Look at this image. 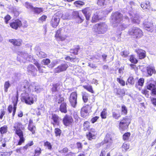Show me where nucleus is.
Instances as JSON below:
<instances>
[{
	"instance_id": "obj_1",
	"label": "nucleus",
	"mask_w": 156,
	"mask_h": 156,
	"mask_svg": "<svg viewBox=\"0 0 156 156\" xmlns=\"http://www.w3.org/2000/svg\"><path fill=\"white\" fill-rule=\"evenodd\" d=\"M23 86H22L25 89V93L22 95L21 99L23 102H24L26 104L31 105L37 100V96L34 94H29L28 93L31 91L32 86H28V82L25 81L24 83Z\"/></svg>"
},
{
	"instance_id": "obj_2",
	"label": "nucleus",
	"mask_w": 156,
	"mask_h": 156,
	"mask_svg": "<svg viewBox=\"0 0 156 156\" xmlns=\"http://www.w3.org/2000/svg\"><path fill=\"white\" fill-rule=\"evenodd\" d=\"M111 22L113 26H118L120 25L122 20V14L118 12H115L112 13L111 16Z\"/></svg>"
},
{
	"instance_id": "obj_3",
	"label": "nucleus",
	"mask_w": 156,
	"mask_h": 156,
	"mask_svg": "<svg viewBox=\"0 0 156 156\" xmlns=\"http://www.w3.org/2000/svg\"><path fill=\"white\" fill-rule=\"evenodd\" d=\"M108 27L105 23H100L96 24L94 27V31L98 34H104L106 33L108 30Z\"/></svg>"
},
{
	"instance_id": "obj_4",
	"label": "nucleus",
	"mask_w": 156,
	"mask_h": 156,
	"mask_svg": "<svg viewBox=\"0 0 156 156\" xmlns=\"http://www.w3.org/2000/svg\"><path fill=\"white\" fill-rule=\"evenodd\" d=\"M130 119L128 117L123 118L121 120L119 124V128L121 131H124L127 129L130 123Z\"/></svg>"
},
{
	"instance_id": "obj_5",
	"label": "nucleus",
	"mask_w": 156,
	"mask_h": 156,
	"mask_svg": "<svg viewBox=\"0 0 156 156\" xmlns=\"http://www.w3.org/2000/svg\"><path fill=\"white\" fill-rule=\"evenodd\" d=\"M129 34L134 36L136 38L141 37L143 36L142 31L139 28L133 27L129 30Z\"/></svg>"
},
{
	"instance_id": "obj_6",
	"label": "nucleus",
	"mask_w": 156,
	"mask_h": 156,
	"mask_svg": "<svg viewBox=\"0 0 156 156\" xmlns=\"http://www.w3.org/2000/svg\"><path fill=\"white\" fill-rule=\"evenodd\" d=\"M72 14L73 19L75 20L78 23H82L84 20V18L82 15L80 14L78 11H73Z\"/></svg>"
},
{
	"instance_id": "obj_7",
	"label": "nucleus",
	"mask_w": 156,
	"mask_h": 156,
	"mask_svg": "<svg viewBox=\"0 0 156 156\" xmlns=\"http://www.w3.org/2000/svg\"><path fill=\"white\" fill-rule=\"evenodd\" d=\"M94 9V8L93 7H88L81 10V12L85 16L87 20H89L92 11Z\"/></svg>"
},
{
	"instance_id": "obj_8",
	"label": "nucleus",
	"mask_w": 156,
	"mask_h": 156,
	"mask_svg": "<svg viewBox=\"0 0 156 156\" xmlns=\"http://www.w3.org/2000/svg\"><path fill=\"white\" fill-rule=\"evenodd\" d=\"M144 28L146 30L152 32L153 31L154 27L153 23L151 21H149L148 20H146L143 23Z\"/></svg>"
},
{
	"instance_id": "obj_9",
	"label": "nucleus",
	"mask_w": 156,
	"mask_h": 156,
	"mask_svg": "<svg viewBox=\"0 0 156 156\" xmlns=\"http://www.w3.org/2000/svg\"><path fill=\"white\" fill-rule=\"evenodd\" d=\"M26 68L28 74L34 76L37 74V70L33 65L30 64Z\"/></svg>"
},
{
	"instance_id": "obj_10",
	"label": "nucleus",
	"mask_w": 156,
	"mask_h": 156,
	"mask_svg": "<svg viewBox=\"0 0 156 156\" xmlns=\"http://www.w3.org/2000/svg\"><path fill=\"white\" fill-rule=\"evenodd\" d=\"M68 65L66 63H63L58 66L54 69L55 73H59L66 70L68 67Z\"/></svg>"
},
{
	"instance_id": "obj_11",
	"label": "nucleus",
	"mask_w": 156,
	"mask_h": 156,
	"mask_svg": "<svg viewBox=\"0 0 156 156\" xmlns=\"http://www.w3.org/2000/svg\"><path fill=\"white\" fill-rule=\"evenodd\" d=\"M77 94L75 92H73L69 97V101L72 106L75 107L76 104Z\"/></svg>"
},
{
	"instance_id": "obj_12",
	"label": "nucleus",
	"mask_w": 156,
	"mask_h": 156,
	"mask_svg": "<svg viewBox=\"0 0 156 156\" xmlns=\"http://www.w3.org/2000/svg\"><path fill=\"white\" fill-rule=\"evenodd\" d=\"M15 133L19 136L20 138L18 144L21 145L22 143L24 142L25 140L23 136V132L21 129L16 130L15 131Z\"/></svg>"
},
{
	"instance_id": "obj_13",
	"label": "nucleus",
	"mask_w": 156,
	"mask_h": 156,
	"mask_svg": "<svg viewBox=\"0 0 156 156\" xmlns=\"http://www.w3.org/2000/svg\"><path fill=\"white\" fill-rule=\"evenodd\" d=\"M60 18L57 16H56V13L52 18L51 21V24L54 27H56L58 25L59 22Z\"/></svg>"
},
{
	"instance_id": "obj_14",
	"label": "nucleus",
	"mask_w": 156,
	"mask_h": 156,
	"mask_svg": "<svg viewBox=\"0 0 156 156\" xmlns=\"http://www.w3.org/2000/svg\"><path fill=\"white\" fill-rule=\"evenodd\" d=\"M105 142L107 144L106 148H108L112 145V139L111 135L109 133H107L105 138Z\"/></svg>"
},
{
	"instance_id": "obj_15",
	"label": "nucleus",
	"mask_w": 156,
	"mask_h": 156,
	"mask_svg": "<svg viewBox=\"0 0 156 156\" xmlns=\"http://www.w3.org/2000/svg\"><path fill=\"white\" fill-rule=\"evenodd\" d=\"M96 133L94 129H91L88 133H87L86 136L87 139L90 140L95 139L96 137L95 135Z\"/></svg>"
},
{
	"instance_id": "obj_16",
	"label": "nucleus",
	"mask_w": 156,
	"mask_h": 156,
	"mask_svg": "<svg viewBox=\"0 0 156 156\" xmlns=\"http://www.w3.org/2000/svg\"><path fill=\"white\" fill-rule=\"evenodd\" d=\"M56 16H58L60 18H62L63 20H69L70 19V17L68 13L63 14L61 11H59L56 13Z\"/></svg>"
},
{
	"instance_id": "obj_17",
	"label": "nucleus",
	"mask_w": 156,
	"mask_h": 156,
	"mask_svg": "<svg viewBox=\"0 0 156 156\" xmlns=\"http://www.w3.org/2000/svg\"><path fill=\"white\" fill-rule=\"evenodd\" d=\"M21 25V22L19 20H16L10 24V26L11 27L15 29H17L18 27H20Z\"/></svg>"
},
{
	"instance_id": "obj_18",
	"label": "nucleus",
	"mask_w": 156,
	"mask_h": 156,
	"mask_svg": "<svg viewBox=\"0 0 156 156\" xmlns=\"http://www.w3.org/2000/svg\"><path fill=\"white\" fill-rule=\"evenodd\" d=\"M135 51L137 53L139 59H143L146 57V52L144 50L141 49H136Z\"/></svg>"
},
{
	"instance_id": "obj_19",
	"label": "nucleus",
	"mask_w": 156,
	"mask_h": 156,
	"mask_svg": "<svg viewBox=\"0 0 156 156\" xmlns=\"http://www.w3.org/2000/svg\"><path fill=\"white\" fill-rule=\"evenodd\" d=\"M73 121V119L71 116L66 115L63 119V122L64 124L68 126Z\"/></svg>"
},
{
	"instance_id": "obj_20",
	"label": "nucleus",
	"mask_w": 156,
	"mask_h": 156,
	"mask_svg": "<svg viewBox=\"0 0 156 156\" xmlns=\"http://www.w3.org/2000/svg\"><path fill=\"white\" fill-rule=\"evenodd\" d=\"M51 119L53 121V122H52L51 123L54 126L55 125H59V118L57 115L55 114H53Z\"/></svg>"
},
{
	"instance_id": "obj_21",
	"label": "nucleus",
	"mask_w": 156,
	"mask_h": 156,
	"mask_svg": "<svg viewBox=\"0 0 156 156\" xmlns=\"http://www.w3.org/2000/svg\"><path fill=\"white\" fill-rule=\"evenodd\" d=\"M60 87V85L57 83L53 85V87L52 88V91L53 93H55L56 94H59Z\"/></svg>"
},
{
	"instance_id": "obj_22",
	"label": "nucleus",
	"mask_w": 156,
	"mask_h": 156,
	"mask_svg": "<svg viewBox=\"0 0 156 156\" xmlns=\"http://www.w3.org/2000/svg\"><path fill=\"white\" fill-rule=\"evenodd\" d=\"M88 106H86L82 108L81 109V116L83 118L85 117L88 113Z\"/></svg>"
},
{
	"instance_id": "obj_23",
	"label": "nucleus",
	"mask_w": 156,
	"mask_h": 156,
	"mask_svg": "<svg viewBox=\"0 0 156 156\" xmlns=\"http://www.w3.org/2000/svg\"><path fill=\"white\" fill-rule=\"evenodd\" d=\"M9 41L14 45L16 46H20L21 45L22 41L21 39H10Z\"/></svg>"
},
{
	"instance_id": "obj_24",
	"label": "nucleus",
	"mask_w": 156,
	"mask_h": 156,
	"mask_svg": "<svg viewBox=\"0 0 156 156\" xmlns=\"http://www.w3.org/2000/svg\"><path fill=\"white\" fill-rule=\"evenodd\" d=\"M147 72L148 74L151 76L153 73H155L156 71L154 67L151 66H148L147 68Z\"/></svg>"
},
{
	"instance_id": "obj_25",
	"label": "nucleus",
	"mask_w": 156,
	"mask_h": 156,
	"mask_svg": "<svg viewBox=\"0 0 156 156\" xmlns=\"http://www.w3.org/2000/svg\"><path fill=\"white\" fill-rule=\"evenodd\" d=\"M59 110L62 112L66 113L67 112L66 104L64 102L61 104L59 107Z\"/></svg>"
},
{
	"instance_id": "obj_26",
	"label": "nucleus",
	"mask_w": 156,
	"mask_h": 156,
	"mask_svg": "<svg viewBox=\"0 0 156 156\" xmlns=\"http://www.w3.org/2000/svg\"><path fill=\"white\" fill-rule=\"evenodd\" d=\"M121 116V113L118 110H116L112 112V117L115 119H119Z\"/></svg>"
},
{
	"instance_id": "obj_27",
	"label": "nucleus",
	"mask_w": 156,
	"mask_h": 156,
	"mask_svg": "<svg viewBox=\"0 0 156 156\" xmlns=\"http://www.w3.org/2000/svg\"><path fill=\"white\" fill-rule=\"evenodd\" d=\"M150 2L147 1L146 2H143L141 4V7L144 10L149 9L150 8Z\"/></svg>"
},
{
	"instance_id": "obj_28",
	"label": "nucleus",
	"mask_w": 156,
	"mask_h": 156,
	"mask_svg": "<svg viewBox=\"0 0 156 156\" xmlns=\"http://www.w3.org/2000/svg\"><path fill=\"white\" fill-rule=\"evenodd\" d=\"M22 124L21 123L18 122H16L13 126V128H14V130L16 131V130L23 129V128H22Z\"/></svg>"
},
{
	"instance_id": "obj_29",
	"label": "nucleus",
	"mask_w": 156,
	"mask_h": 156,
	"mask_svg": "<svg viewBox=\"0 0 156 156\" xmlns=\"http://www.w3.org/2000/svg\"><path fill=\"white\" fill-rule=\"evenodd\" d=\"M140 17L138 14H134V17L132 20V22L134 23L139 24L140 23Z\"/></svg>"
},
{
	"instance_id": "obj_30",
	"label": "nucleus",
	"mask_w": 156,
	"mask_h": 156,
	"mask_svg": "<svg viewBox=\"0 0 156 156\" xmlns=\"http://www.w3.org/2000/svg\"><path fill=\"white\" fill-rule=\"evenodd\" d=\"M32 86L31 89V90H32L33 91L36 92L37 93L39 92L42 89L40 88L39 86H35L34 87L33 85H28V86Z\"/></svg>"
},
{
	"instance_id": "obj_31",
	"label": "nucleus",
	"mask_w": 156,
	"mask_h": 156,
	"mask_svg": "<svg viewBox=\"0 0 156 156\" xmlns=\"http://www.w3.org/2000/svg\"><path fill=\"white\" fill-rule=\"evenodd\" d=\"M57 101L58 104L62 103L64 100V98L62 96L61 94H58V96H56Z\"/></svg>"
},
{
	"instance_id": "obj_32",
	"label": "nucleus",
	"mask_w": 156,
	"mask_h": 156,
	"mask_svg": "<svg viewBox=\"0 0 156 156\" xmlns=\"http://www.w3.org/2000/svg\"><path fill=\"white\" fill-rule=\"evenodd\" d=\"M99 20V17L97 13H94L92 17L91 21L92 23L96 22Z\"/></svg>"
},
{
	"instance_id": "obj_33",
	"label": "nucleus",
	"mask_w": 156,
	"mask_h": 156,
	"mask_svg": "<svg viewBox=\"0 0 156 156\" xmlns=\"http://www.w3.org/2000/svg\"><path fill=\"white\" fill-rule=\"evenodd\" d=\"M7 127L6 125H4L0 128V133L2 134L7 133Z\"/></svg>"
},
{
	"instance_id": "obj_34",
	"label": "nucleus",
	"mask_w": 156,
	"mask_h": 156,
	"mask_svg": "<svg viewBox=\"0 0 156 156\" xmlns=\"http://www.w3.org/2000/svg\"><path fill=\"white\" fill-rule=\"evenodd\" d=\"M74 4L77 7L82 6L85 4L84 3L80 1H77L74 2Z\"/></svg>"
},
{
	"instance_id": "obj_35",
	"label": "nucleus",
	"mask_w": 156,
	"mask_h": 156,
	"mask_svg": "<svg viewBox=\"0 0 156 156\" xmlns=\"http://www.w3.org/2000/svg\"><path fill=\"white\" fill-rule=\"evenodd\" d=\"M11 85L9 81H7L5 82L4 84V91L5 92H7L8 91V88Z\"/></svg>"
},
{
	"instance_id": "obj_36",
	"label": "nucleus",
	"mask_w": 156,
	"mask_h": 156,
	"mask_svg": "<svg viewBox=\"0 0 156 156\" xmlns=\"http://www.w3.org/2000/svg\"><path fill=\"white\" fill-rule=\"evenodd\" d=\"M28 129L33 134L35 133V126L33 125L30 122L28 126Z\"/></svg>"
},
{
	"instance_id": "obj_37",
	"label": "nucleus",
	"mask_w": 156,
	"mask_h": 156,
	"mask_svg": "<svg viewBox=\"0 0 156 156\" xmlns=\"http://www.w3.org/2000/svg\"><path fill=\"white\" fill-rule=\"evenodd\" d=\"M83 87L84 88L86 89L88 91L91 92L92 93H94V92L93 90L92 87L91 85L83 86Z\"/></svg>"
},
{
	"instance_id": "obj_38",
	"label": "nucleus",
	"mask_w": 156,
	"mask_h": 156,
	"mask_svg": "<svg viewBox=\"0 0 156 156\" xmlns=\"http://www.w3.org/2000/svg\"><path fill=\"white\" fill-rule=\"evenodd\" d=\"M107 110L105 108H104L101 113V116L102 119H105L106 118L107 114Z\"/></svg>"
},
{
	"instance_id": "obj_39",
	"label": "nucleus",
	"mask_w": 156,
	"mask_h": 156,
	"mask_svg": "<svg viewBox=\"0 0 156 156\" xmlns=\"http://www.w3.org/2000/svg\"><path fill=\"white\" fill-rule=\"evenodd\" d=\"M144 82V80L143 78H140L138 80L137 84H136L135 87H138V85L142 86Z\"/></svg>"
},
{
	"instance_id": "obj_40",
	"label": "nucleus",
	"mask_w": 156,
	"mask_h": 156,
	"mask_svg": "<svg viewBox=\"0 0 156 156\" xmlns=\"http://www.w3.org/2000/svg\"><path fill=\"white\" fill-rule=\"evenodd\" d=\"M41 149L37 147L35 150V154L34 156H39L41 153Z\"/></svg>"
},
{
	"instance_id": "obj_41",
	"label": "nucleus",
	"mask_w": 156,
	"mask_h": 156,
	"mask_svg": "<svg viewBox=\"0 0 156 156\" xmlns=\"http://www.w3.org/2000/svg\"><path fill=\"white\" fill-rule=\"evenodd\" d=\"M33 11L36 13L39 14L42 12L43 10L41 8H34L33 9Z\"/></svg>"
},
{
	"instance_id": "obj_42",
	"label": "nucleus",
	"mask_w": 156,
	"mask_h": 156,
	"mask_svg": "<svg viewBox=\"0 0 156 156\" xmlns=\"http://www.w3.org/2000/svg\"><path fill=\"white\" fill-rule=\"evenodd\" d=\"M18 54L26 60L28 56V54L25 52H18Z\"/></svg>"
},
{
	"instance_id": "obj_43",
	"label": "nucleus",
	"mask_w": 156,
	"mask_h": 156,
	"mask_svg": "<svg viewBox=\"0 0 156 156\" xmlns=\"http://www.w3.org/2000/svg\"><path fill=\"white\" fill-rule=\"evenodd\" d=\"M64 31V30L63 28H60L58 30L56 33L55 37H56L58 36H60V35H62V33Z\"/></svg>"
},
{
	"instance_id": "obj_44",
	"label": "nucleus",
	"mask_w": 156,
	"mask_h": 156,
	"mask_svg": "<svg viewBox=\"0 0 156 156\" xmlns=\"http://www.w3.org/2000/svg\"><path fill=\"white\" fill-rule=\"evenodd\" d=\"M83 129L84 131L88 130L89 128V123L88 121L85 122L83 124Z\"/></svg>"
},
{
	"instance_id": "obj_45",
	"label": "nucleus",
	"mask_w": 156,
	"mask_h": 156,
	"mask_svg": "<svg viewBox=\"0 0 156 156\" xmlns=\"http://www.w3.org/2000/svg\"><path fill=\"white\" fill-rule=\"evenodd\" d=\"M129 61L133 63H136L137 62V60L133 55H131L129 58Z\"/></svg>"
},
{
	"instance_id": "obj_46",
	"label": "nucleus",
	"mask_w": 156,
	"mask_h": 156,
	"mask_svg": "<svg viewBox=\"0 0 156 156\" xmlns=\"http://www.w3.org/2000/svg\"><path fill=\"white\" fill-rule=\"evenodd\" d=\"M55 136H59L61 135L62 131L60 129L56 128H55Z\"/></svg>"
},
{
	"instance_id": "obj_47",
	"label": "nucleus",
	"mask_w": 156,
	"mask_h": 156,
	"mask_svg": "<svg viewBox=\"0 0 156 156\" xmlns=\"http://www.w3.org/2000/svg\"><path fill=\"white\" fill-rule=\"evenodd\" d=\"M37 55L41 58H45L47 56L46 54L45 53L41 51L39 52Z\"/></svg>"
},
{
	"instance_id": "obj_48",
	"label": "nucleus",
	"mask_w": 156,
	"mask_h": 156,
	"mask_svg": "<svg viewBox=\"0 0 156 156\" xmlns=\"http://www.w3.org/2000/svg\"><path fill=\"white\" fill-rule=\"evenodd\" d=\"M130 135L129 133H125L123 136V138L124 140H127L129 139V137Z\"/></svg>"
},
{
	"instance_id": "obj_49",
	"label": "nucleus",
	"mask_w": 156,
	"mask_h": 156,
	"mask_svg": "<svg viewBox=\"0 0 156 156\" xmlns=\"http://www.w3.org/2000/svg\"><path fill=\"white\" fill-rule=\"evenodd\" d=\"M44 145L46 146L49 150H51L52 148V146L51 143L48 141H46L44 143Z\"/></svg>"
},
{
	"instance_id": "obj_50",
	"label": "nucleus",
	"mask_w": 156,
	"mask_h": 156,
	"mask_svg": "<svg viewBox=\"0 0 156 156\" xmlns=\"http://www.w3.org/2000/svg\"><path fill=\"white\" fill-rule=\"evenodd\" d=\"M25 4V6L27 8L30 9L32 11L33 10V9H34V7L31 3L28 2H26Z\"/></svg>"
},
{
	"instance_id": "obj_51",
	"label": "nucleus",
	"mask_w": 156,
	"mask_h": 156,
	"mask_svg": "<svg viewBox=\"0 0 156 156\" xmlns=\"http://www.w3.org/2000/svg\"><path fill=\"white\" fill-rule=\"evenodd\" d=\"M134 3L133 2H129V6H130V8L129 7V6H127L126 8V9L128 10L130 12H131V11L133 9V6L134 5Z\"/></svg>"
},
{
	"instance_id": "obj_52",
	"label": "nucleus",
	"mask_w": 156,
	"mask_h": 156,
	"mask_svg": "<svg viewBox=\"0 0 156 156\" xmlns=\"http://www.w3.org/2000/svg\"><path fill=\"white\" fill-rule=\"evenodd\" d=\"M129 54V52L127 51H122L120 53L121 55L123 57H127Z\"/></svg>"
},
{
	"instance_id": "obj_53",
	"label": "nucleus",
	"mask_w": 156,
	"mask_h": 156,
	"mask_svg": "<svg viewBox=\"0 0 156 156\" xmlns=\"http://www.w3.org/2000/svg\"><path fill=\"white\" fill-rule=\"evenodd\" d=\"M127 81L128 83H130L131 85H133L134 83V81L133 77H129Z\"/></svg>"
},
{
	"instance_id": "obj_54",
	"label": "nucleus",
	"mask_w": 156,
	"mask_h": 156,
	"mask_svg": "<svg viewBox=\"0 0 156 156\" xmlns=\"http://www.w3.org/2000/svg\"><path fill=\"white\" fill-rule=\"evenodd\" d=\"M122 112L123 114H126L127 112V109L126 107L123 105L122 106L121 109Z\"/></svg>"
},
{
	"instance_id": "obj_55",
	"label": "nucleus",
	"mask_w": 156,
	"mask_h": 156,
	"mask_svg": "<svg viewBox=\"0 0 156 156\" xmlns=\"http://www.w3.org/2000/svg\"><path fill=\"white\" fill-rule=\"evenodd\" d=\"M129 144L125 143L123 144L122 147L126 151L129 148Z\"/></svg>"
},
{
	"instance_id": "obj_56",
	"label": "nucleus",
	"mask_w": 156,
	"mask_h": 156,
	"mask_svg": "<svg viewBox=\"0 0 156 156\" xmlns=\"http://www.w3.org/2000/svg\"><path fill=\"white\" fill-rule=\"evenodd\" d=\"M50 62V60L48 58L44 59L42 61V63L45 65H48Z\"/></svg>"
},
{
	"instance_id": "obj_57",
	"label": "nucleus",
	"mask_w": 156,
	"mask_h": 156,
	"mask_svg": "<svg viewBox=\"0 0 156 156\" xmlns=\"http://www.w3.org/2000/svg\"><path fill=\"white\" fill-rule=\"evenodd\" d=\"M105 0H98L97 4L100 6L104 5L105 4Z\"/></svg>"
},
{
	"instance_id": "obj_58",
	"label": "nucleus",
	"mask_w": 156,
	"mask_h": 156,
	"mask_svg": "<svg viewBox=\"0 0 156 156\" xmlns=\"http://www.w3.org/2000/svg\"><path fill=\"white\" fill-rule=\"evenodd\" d=\"M112 10V7H110L109 8L104 10L103 12L105 14H108V13L111 12Z\"/></svg>"
},
{
	"instance_id": "obj_59",
	"label": "nucleus",
	"mask_w": 156,
	"mask_h": 156,
	"mask_svg": "<svg viewBox=\"0 0 156 156\" xmlns=\"http://www.w3.org/2000/svg\"><path fill=\"white\" fill-rule=\"evenodd\" d=\"M36 114L37 115H40L41 114V112H43L42 109L37 108L35 109Z\"/></svg>"
},
{
	"instance_id": "obj_60",
	"label": "nucleus",
	"mask_w": 156,
	"mask_h": 156,
	"mask_svg": "<svg viewBox=\"0 0 156 156\" xmlns=\"http://www.w3.org/2000/svg\"><path fill=\"white\" fill-rule=\"evenodd\" d=\"M155 87V85L154 84L152 83H150L147 86V89L152 90Z\"/></svg>"
},
{
	"instance_id": "obj_61",
	"label": "nucleus",
	"mask_w": 156,
	"mask_h": 156,
	"mask_svg": "<svg viewBox=\"0 0 156 156\" xmlns=\"http://www.w3.org/2000/svg\"><path fill=\"white\" fill-rule=\"evenodd\" d=\"M117 80L122 85L124 86L125 85V82L119 78H117Z\"/></svg>"
},
{
	"instance_id": "obj_62",
	"label": "nucleus",
	"mask_w": 156,
	"mask_h": 156,
	"mask_svg": "<svg viewBox=\"0 0 156 156\" xmlns=\"http://www.w3.org/2000/svg\"><path fill=\"white\" fill-rule=\"evenodd\" d=\"M114 91L115 92H116V93L118 94H120V92H124V91L123 90L119 88H115L114 89Z\"/></svg>"
},
{
	"instance_id": "obj_63",
	"label": "nucleus",
	"mask_w": 156,
	"mask_h": 156,
	"mask_svg": "<svg viewBox=\"0 0 156 156\" xmlns=\"http://www.w3.org/2000/svg\"><path fill=\"white\" fill-rule=\"evenodd\" d=\"M34 144V143L32 141H31L30 143H28L25 146L23 147V148L25 149H27L28 147L31 146Z\"/></svg>"
},
{
	"instance_id": "obj_64",
	"label": "nucleus",
	"mask_w": 156,
	"mask_h": 156,
	"mask_svg": "<svg viewBox=\"0 0 156 156\" xmlns=\"http://www.w3.org/2000/svg\"><path fill=\"white\" fill-rule=\"evenodd\" d=\"M88 97L87 94H84L83 95V99L84 102H86L87 101Z\"/></svg>"
}]
</instances>
